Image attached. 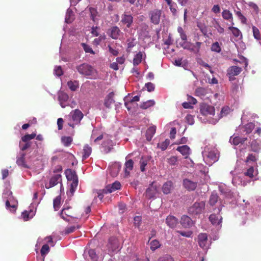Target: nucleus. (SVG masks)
I'll return each mask as SVG.
<instances>
[{
  "label": "nucleus",
  "mask_w": 261,
  "mask_h": 261,
  "mask_svg": "<svg viewBox=\"0 0 261 261\" xmlns=\"http://www.w3.org/2000/svg\"><path fill=\"white\" fill-rule=\"evenodd\" d=\"M77 71L82 75L90 79H97L98 74L96 69L87 63H83L76 67Z\"/></svg>",
  "instance_id": "nucleus-1"
},
{
  "label": "nucleus",
  "mask_w": 261,
  "mask_h": 261,
  "mask_svg": "<svg viewBox=\"0 0 261 261\" xmlns=\"http://www.w3.org/2000/svg\"><path fill=\"white\" fill-rule=\"evenodd\" d=\"M3 199L5 200V206L7 210L12 212L16 211L17 206V201L12 195V192L9 190H5L3 194Z\"/></svg>",
  "instance_id": "nucleus-2"
},
{
  "label": "nucleus",
  "mask_w": 261,
  "mask_h": 261,
  "mask_svg": "<svg viewBox=\"0 0 261 261\" xmlns=\"http://www.w3.org/2000/svg\"><path fill=\"white\" fill-rule=\"evenodd\" d=\"M205 202H195L189 208V214L192 215H198L202 213L205 208Z\"/></svg>",
  "instance_id": "nucleus-3"
},
{
  "label": "nucleus",
  "mask_w": 261,
  "mask_h": 261,
  "mask_svg": "<svg viewBox=\"0 0 261 261\" xmlns=\"http://www.w3.org/2000/svg\"><path fill=\"white\" fill-rule=\"evenodd\" d=\"M200 113L203 116L213 115L215 113V108L205 103H202L200 105Z\"/></svg>",
  "instance_id": "nucleus-4"
},
{
  "label": "nucleus",
  "mask_w": 261,
  "mask_h": 261,
  "mask_svg": "<svg viewBox=\"0 0 261 261\" xmlns=\"http://www.w3.org/2000/svg\"><path fill=\"white\" fill-rule=\"evenodd\" d=\"M60 216L66 221H69V218H77L71 207H64L62 209Z\"/></svg>",
  "instance_id": "nucleus-5"
},
{
  "label": "nucleus",
  "mask_w": 261,
  "mask_h": 261,
  "mask_svg": "<svg viewBox=\"0 0 261 261\" xmlns=\"http://www.w3.org/2000/svg\"><path fill=\"white\" fill-rule=\"evenodd\" d=\"M162 11L159 9H154L150 11L149 13V16L151 22L154 24H159L160 22Z\"/></svg>",
  "instance_id": "nucleus-6"
},
{
  "label": "nucleus",
  "mask_w": 261,
  "mask_h": 261,
  "mask_svg": "<svg viewBox=\"0 0 261 261\" xmlns=\"http://www.w3.org/2000/svg\"><path fill=\"white\" fill-rule=\"evenodd\" d=\"M120 247V243L118 239L116 237H111L108 244V248L109 252H114L117 251Z\"/></svg>",
  "instance_id": "nucleus-7"
},
{
  "label": "nucleus",
  "mask_w": 261,
  "mask_h": 261,
  "mask_svg": "<svg viewBox=\"0 0 261 261\" xmlns=\"http://www.w3.org/2000/svg\"><path fill=\"white\" fill-rule=\"evenodd\" d=\"M60 183L62 186V176L60 174H55L50 178L49 184H45L46 189L50 188Z\"/></svg>",
  "instance_id": "nucleus-8"
},
{
  "label": "nucleus",
  "mask_w": 261,
  "mask_h": 261,
  "mask_svg": "<svg viewBox=\"0 0 261 261\" xmlns=\"http://www.w3.org/2000/svg\"><path fill=\"white\" fill-rule=\"evenodd\" d=\"M70 116L72 121L75 122V124H79L84 117L83 113L79 109L73 110L70 113Z\"/></svg>",
  "instance_id": "nucleus-9"
},
{
  "label": "nucleus",
  "mask_w": 261,
  "mask_h": 261,
  "mask_svg": "<svg viewBox=\"0 0 261 261\" xmlns=\"http://www.w3.org/2000/svg\"><path fill=\"white\" fill-rule=\"evenodd\" d=\"M121 188V184L120 182L116 181L112 184H110L106 186L103 189V192L106 194L111 193L117 190L120 189Z\"/></svg>",
  "instance_id": "nucleus-10"
},
{
  "label": "nucleus",
  "mask_w": 261,
  "mask_h": 261,
  "mask_svg": "<svg viewBox=\"0 0 261 261\" xmlns=\"http://www.w3.org/2000/svg\"><path fill=\"white\" fill-rule=\"evenodd\" d=\"M121 22L123 24H125L128 28H129L133 22V17L128 13L124 12L121 15Z\"/></svg>",
  "instance_id": "nucleus-11"
},
{
  "label": "nucleus",
  "mask_w": 261,
  "mask_h": 261,
  "mask_svg": "<svg viewBox=\"0 0 261 261\" xmlns=\"http://www.w3.org/2000/svg\"><path fill=\"white\" fill-rule=\"evenodd\" d=\"M183 186L189 191H194L197 187V182L186 178L183 180Z\"/></svg>",
  "instance_id": "nucleus-12"
},
{
  "label": "nucleus",
  "mask_w": 261,
  "mask_h": 261,
  "mask_svg": "<svg viewBox=\"0 0 261 261\" xmlns=\"http://www.w3.org/2000/svg\"><path fill=\"white\" fill-rule=\"evenodd\" d=\"M242 71V68L236 66H233L229 67L227 70V75L229 76V80H233L232 77L238 75Z\"/></svg>",
  "instance_id": "nucleus-13"
},
{
  "label": "nucleus",
  "mask_w": 261,
  "mask_h": 261,
  "mask_svg": "<svg viewBox=\"0 0 261 261\" xmlns=\"http://www.w3.org/2000/svg\"><path fill=\"white\" fill-rule=\"evenodd\" d=\"M198 243L201 248H205L207 244V235L205 233H201L198 236Z\"/></svg>",
  "instance_id": "nucleus-14"
},
{
  "label": "nucleus",
  "mask_w": 261,
  "mask_h": 261,
  "mask_svg": "<svg viewBox=\"0 0 261 261\" xmlns=\"http://www.w3.org/2000/svg\"><path fill=\"white\" fill-rule=\"evenodd\" d=\"M121 33V31L119 28L117 26L111 27L109 30V36L113 39H117Z\"/></svg>",
  "instance_id": "nucleus-15"
},
{
  "label": "nucleus",
  "mask_w": 261,
  "mask_h": 261,
  "mask_svg": "<svg viewBox=\"0 0 261 261\" xmlns=\"http://www.w3.org/2000/svg\"><path fill=\"white\" fill-rule=\"evenodd\" d=\"M139 99L140 97L138 95L133 97L131 99H129L128 97H125L124 98L125 106L129 111L133 107L132 106H129V104H135V102L139 101Z\"/></svg>",
  "instance_id": "nucleus-16"
},
{
  "label": "nucleus",
  "mask_w": 261,
  "mask_h": 261,
  "mask_svg": "<svg viewBox=\"0 0 261 261\" xmlns=\"http://www.w3.org/2000/svg\"><path fill=\"white\" fill-rule=\"evenodd\" d=\"M113 143L112 140L108 139L105 140L102 144V146L103 148V152L105 153L110 152L113 149Z\"/></svg>",
  "instance_id": "nucleus-17"
},
{
  "label": "nucleus",
  "mask_w": 261,
  "mask_h": 261,
  "mask_svg": "<svg viewBox=\"0 0 261 261\" xmlns=\"http://www.w3.org/2000/svg\"><path fill=\"white\" fill-rule=\"evenodd\" d=\"M114 96V93L113 92H110L106 97L104 101L105 106L110 109L111 108V105L115 102V100L113 99Z\"/></svg>",
  "instance_id": "nucleus-18"
},
{
  "label": "nucleus",
  "mask_w": 261,
  "mask_h": 261,
  "mask_svg": "<svg viewBox=\"0 0 261 261\" xmlns=\"http://www.w3.org/2000/svg\"><path fill=\"white\" fill-rule=\"evenodd\" d=\"M158 192L157 188L152 184L150 185L146 190V196L150 199L155 196Z\"/></svg>",
  "instance_id": "nucleus-19"
},
{
  "label": "nucleus",
  "mask_w": 261,
  "mask_h": 261,
  "mask_svg": "<svg viewBox=\"0 0 261 261\" xmlns=\"http://www.w3.org/2000/svg\"><path fill=\"white\" fill-rule=\"evenodd\" d=\"M176 150L179 151L182 155L185 156V158L187 159L190 153V148L186 145L178 146Z\"/></svg>",
  "instance_id": "nucleus-20"
},
{
  "label": "nucleus",
  "mask_w": 261,
  "mask_h": 261,
  "mask_svg": "<svg viewBox=\"0 0 261 261\" xmlns=\"http://www.w3.org/2000/svg\"><path fill=\"white\" fill-rule=\"evenodd\" d=\"M120 166L117 163L113 164L109 169L111 175L113 177L116 176L120 170Z\"/></svg>",
  "instance_id": "nucleus-21"
},
{
  "label": "nucleus",
  "mask_w": 261,
  "mask_h": 261,
  "mask_svg": "<svg viewBox=\"0 0 261 261\" xmlns=\"http://www.w3.org/2000/svg\"><path fill=\"white\" fill-rule=\"evenodd\" d=\"M156 132V126H151L149 127L146 132V138L148 141L151 140Z\"/></svg>",
  "instance_id": "nucleus-22"
},
{
  "label": "nucleus",
  "mask_w": 261,
  "mask_h": 261,
  "mask_svg": "<svg viewBox=\"0 0 261 261\" xmlns=\"http://www.w3.org/2000/svg\"><path fill=\"white\" fill-rule=\"evenodd\" d=\"M25 153L20 152L19 156L17 158L16 164L19 166H21L24 168H28V166L25 162Z\"/></svg>",
  "instance_id": "nucleus-23"
},
{
  "label": "nucleus",
  "mask_w": 261,
  "mask_h": 261,
  "mask_svg": "<svg viewBox=\"0 0 261 261\" xmlns=\"http://www.w3.org/2000/svg\"><path fill=\"white\" fill-rule=\"evenodd\" d=\"M177 219L174 216H169L167 217L166 223L171 228L175 227L177 224Z\"/></svg>",
  "instance_id": "nucleus-24"
},
{
  "label": "nucleus",
  "mask_w": 261,
  "mask_h": 261,
  "mask_svg": "<svg viewBox=\"0 0 261 261\" xmlns=\"http://www.w3.org/2000/svg\"><path fill=\"white\" fill-rule=\"evenodd\" d=\"M173 187V182L171 181H167L164 184L162 187V191L164 194H169Z\"/></svg>",
  "instance_id": "nucleus-25"
},
{
  "label": "nucleus",
  "mask_w": 261,
  "mask_h": 261,
  "mask_svg": "<svg viewBox=\"0 0 261 261\" xmlns=\"http://www.w3.org/2000/svg\"><path fill=\"white\" fill-rule=\"evenodd\" d=\"M68 98L69 97L68 94L63 92H60L59 93L58 100L60 101V105L62 108L65 107L64 102L67 101Z\"/></svg>",
  "instance_id": "nucleus-26"
},
{
  "label": "nucleus",
  "mask_w": 261,
  "mask_h": 261,
  "mask_svg": "<svg viewBox=\"0 0 261 261\" xmlns=\"http://www.w3.org/2000/svg\"><path fill=\"white\" fill-rule=\"evenodd\" d=\"M125 174L126 176H128L129 175L130 171H132L134 167V162L132 159L128 160L125 163Z\"/></svg>",
  "instance_id": "nucleus-27"
},
{
  "label": "nucleus",
  "mask_w": 261,
  "mask_h": 261,
  "mask_svg": "<svg viewBox=\"0 0 261 261\" xmlns=\"http://www.w3.org/2000/svg\"><path fill=\"white\" fill-rule=\"evenodd\" d=\"M181 224L184 227H189L192 224L191 219L187 216H182L180 221Z\"/></svg>",
  "instance_id": "nucleus-28"
},
{
  "label": "nucleus",
  "mask_w": 261,
  "mask_h": 261,
  "mask_svg": "<svg viewBox=\"0 0 261 261\" xmlns=\"http://www.w3.org/2000/svg\"><path fill=\"white\" fill-rule=\"evenodd\" d=\"M222 218L215 214H211L209 217L210 222L213 225H218L221 223Z\"/></svg>",
  "instance_id": "nucleus-29"
},
{
  "label": "nucleus",
  "mask_w": 261,
  "mask_h": 261,
  "mask_svg": "<svg viewBox=\"0 0 261 261\" xmlns=\"http://www.w3.org/2000/svg\"><path fill=\"white\" fill-rule=\"evenodd\" d=\"M197 28L200 30L201 33L204 36H207V27L204 23L201 21H197L196 23Z\"/></svg>",
  "instance_id": "nucleus-30"
},
{
  "label": "nucleus",
  "mask_w": 261,
  "mask_h": 261,
  "mask_svg": "<svg viewBox=\"0 0 261 261\" xmlns=\"http://www.w3.org/2000/svg\"><path fill=\"white\" fill-rule=\"evenodd\" d=\"M202 43L200 42H196L195 44L190 42V50L194 54H198L201 47Z\"/></svg>",
  "instance_id": "nucleus-31"
},
{
  "label": "nucleus",
  "mask_w": 261,
  "mask_h": 261,
  "mask_svg": "<svg viewBox=\"0 0 261 261\" xmlns=\"http://www.w3.org/2000/svg\"><path fill=\"white\" fill-rule=\"evenodd\" d=\"M247 140L246 138H240L239 137H230V141L234 145H238L240 143L243 144Z\"/></svg>",
  "instance_id": "nucleus-32"
},
{
  "label": "nucleus",
  "mask_w": 261,
  "mask_h": 261,
  "mask_svg": "<svg viewBox=\"0 0 261 261\" xmlns=\"http://www.w3.org/2000/svg\"><path fill=\"white\" fill-rule=\"evenodd\" d=\"M73 139L69 136H62L61 138V143L65 147H69L72 143Z\"/></svg>",
  "instance_id": "nucleus-33"
},
{
  "label": "nucleus",
  "mask_w": 261,
  "mask_h": 261,
  "mask_svg": "<svg viewBox=\"0 0 261 261\" xmlns=\"http://www.w3.org/2000/svg\"><path fill=\"white\" fill-rule=\"evenodd\" d=\"M65 174L68 180H73L74 178L75 179V178H77L75 172L72 171L71 169H68L66 170Z\"/></svg>",
  "instance_id": "nucleus-34"
},
{
  "label": "nucleus",
  "mask_w": 261,
  "mask_h": 261,
  "mask_svg": "<svg viewBox=\"0 0 261 261\" xmlns=\"http://www.w3.org/2000/svg\"><path fill=\"white\" fill-rule=\"evenodd\" d=\"M92 152V148L88 145H86L84 147L83 149V160H85L87 158H88L91 154Z\"/></svg>",
  "instance_id": "nucleus-35"
},
{
  "label": "nucleus",
  "mask_w": 261,
  "mask_h": 261,
  "mask_svg": "<svg viewBox=\"0 0 261 261\" xmlns=\"http://www.w3.org/2000/svg\"><path fill=\"white\" fill-rule=\"evenodd\" d=\"M67 86L72 91H75L79 87V82L77 81H70L67 82Z\"/></svg>",
  "instance_id": "nucleus-36"
},
{
  "label": "nucleus",
  "mask_w": 261,
  "mask_h": 261,
  "mask_svg": "<svg viewBox=\"0 0 261 261\" xmlns=\"http://www.w3.org/2000/svg\"><path fill=\"white\" fill-rule=\"evenodd\" d=\"M142 56L143 54L141 51H139L135 56L133 59V65L134 66H137L141 62Z\"/></svg>",
  "instance_id": "nucleus-37"
},
{
  "label": "nucleus",
  "mask_w": 261,
  "mask_h": 261,
  "mask_svg": "<svg viewBox=\"0 0 261 261\" xmlns=\"http://www.w3.org/2000/svg\"><path fill=\"white\" fill-rule=\"evenodd\" d=\"M219 196L216 193H212L210 197L209 203L211 206H214L218 201Z\"/></svg>",
  "instance_id": "nucleus-38"
},
{
  "label": "nucleus",
  "mask_w": 261,
  "mask_h": 261,
  "mask_svg": "<svg viewBox=\"0 0 261 261\" xmlns=\"http://www.w3.org/2000/svg\"><path fill=\"white\" fill-rule=\"evenodd\" d=\"M206 94V90L202 87L197 88L195 91V95L196 96L203 97Z\"/></svg>",
  "instance_id": "nucleus-39"
},
{
  "label": "nucleus",
  "mask_w": 261,
  "mask_h": 261,
  "mask_svg": "<svg viewBox=\"0 0 261 261\" xmlns=\"http://www.w3.org/2000/svg\"><path fill=\"white\" fill-rule=\"evenodd\" d=\"M149 159L147 157H142L140 161V170L143 172L145 170V166L147 165Z\"/></svg>",
  "instance_id": "nucleus-40"
},
{
  "label": "nucleus",
  "mask_w": 261,
  "mask_h": 261,
  "mask_svg": "<svg viewBox=\"0 0 261 261\" xmlns=\"http://www.w3.org/2000/svg\"><path fill=\"white\" fill-rule=\"evenodd\" d=\"M72 182L71 183V187L69 190V192L71 194V195H73L75 190L78 185V178H75L73 180H72Z\"/></svg>",
  "instance_id": "nucleus-41"
},
{
  "label": "nucleus",
  "mask_w": 261,
  "mask_h": 261,
  "mask_svg": "<svg viewBox=\"0 0 261 261\" xmlns=\"http://www.w3.org/2000/svg\"><path fill=\"white\" fill-rule=\"evenodd\" d=\"M250 147L251 150L252 151L255 152H258L260 148L259 144L256 140H253L252 141Z\"/></svg>",
  "instance_id": "nucleus-42"
},
{
  "label": "nucleus",
  "mask_w": 261,
  "mask_h": 261,
  "mask_svg": "<svg viewBox=\"0 0 261 261\" xmlns=\"http://www.w3.org/2000/svg\"><path fill=\"white\" fill-rule=\"evenodd\" d=\"M223 18L225 20H233L232 13L228 10H224L222 13Z\"/></svg>",
  "instance_id": "nucleus-43"
},
{
  "label": "nucleus",
  "mask_w": 261,
  "mask_h": 261,
  "mask_svg": "<svg viewBox=\"0 0 261 261\" xmlns=\"http://www.w3.org/2000/svg\"><path fill=\"white\" fill-rule=\"evenodd\" d=\"M61 196L59 195L54 200V208L55 211H58L61 205Z\"/></svg>",
  "instance_id": "nucleus-44"
},
{
  "label": "nucleus",
  "mask_w": 261,
  "mask_h": 261,
  "mask_svg": "<svg viewBox=\"0 0 261 261\" xmlns=\"http://www.w3.org/2000/svg\"><path fill=\"white\" fill-rule=\"evenodd\" d=\"M238 10H234L236 15L238 16V18L242 23L246 24L247 22L246 18L242 14L240 10L239 9H238Z\"/></svg>",
  "instance_id": "nucleus-45"
},
{
  "label": "nucleus",
  "mask_w": 261,
  "mask_h": 261,
  "mask_svg": "<svg viewBox=\"0 0 261 261\" xmlns=\"http://www.w3.org/2000/svg\"><path fill=\"white\" fill-rule=\"evenodd\" d=\"M255 127L254 123L252 122H250L247 123L244 126V132L246 133V134H250L252 132V131L254 129Z\"/></svg>",
  "instance_id": "nucleus-46"
},
{
  "label": "nucleus",
  "mask_w": 261,
  "mask_h": 261,
  "mask_svg": "<svg viewBox=\"0 0 261 261\" xmlns=\"http://www.w3.org/2000/svg\"><path fill=\"white\" fill-rule=\"evenodd\" d=\"M207 156L213 162H216L218 159V156L215 151H209Z\"/></svg>",
  "instance_id": "nucleus-47"
},
{
  "label": "nucleus",
  "mask_w": 261,
  "mask_h": 261,
  "mask_svg": "<svg viewBox=\"0 0 261 261\" xmlns=\"http://www.w3.org/2000/svg\"><path fill=\"white\" fill-rule=\"evenodd\" d=\"M155 104V102L153 100H149L146 102H143L140 106L141 108L143 109H146L150 107L153 106Z\"/></svg>",
  "instance_id": "nucleus-48"
},
{
  "label": "nucleus",
  "mask_w": 261,
  "mask_h": 261,
  "mask_svg": "<svg viewBox=\"0 0 261 261\" xmlns=\"http://www.w3.org/2000/svg\"><path fill=\"white\" fill-rule=\"evenodd\" d=\"M170 144V140L168 139H166L165 141L159 143L158 144V147L161 149L162 150H165L167 149V147Z\"/></svg>",
  "instance_id": "nucleus-49"
},
{
  "label": "nucleus",
  "mask_w": 261,
  "mask_h": 261,
  "mask_svg": "<svg viewBox=\"0 0 261 261\" xmlns=\"http://www.w3.org/2000/svg\"><path fill=\"white\" fill-rule=\"evenodd\" d=\"M150 246L151 250L152 251H154L155 250L159 248L161 245L159 241H158L157 240H154L150 242Z\"/></svg>",
  "instance_id": "nucleus-50"
},
{
  "label": "nucleus",
  "mask_w": 261,
  "mask_h": 261,
  "mask_svg": "<svg viewBox=\"0 0 261 261\" xmlns=\"http://www.w3.org/2000/svg\"><path fill=\"white\" fill-rule=\"evenodd\" d=\"M257 156L253 154H249L247 157L245 162L248 164L250 162L255 163L257 161Z\"/></svg>",
  "instance_id": "nucleus-51"
},
{
  "label": "nucleus",
  "mask_w": 261,
  "mask_h": 261,
  "mask_svg": "<svg viewBox=\"0 0 261 261\" xmlns=\"http://www.w3.org/2000/svg\"><path fill=\"white\" fill-rule=\"evenodd\" d=\"M230 112V109L228 106H225L222 108L220 112V117L227 115Z\"/></svg>",
  "instance_id": "nucleus-52"
},
{
  "label": "nucleus",
  "mask_w": 261,
  "mask_h": 261,
  "mask_svg": "<svg viewBox=\"0 0 261 261\" xmlns=\"http://www.w3.org/2000/svg\"><path fill=\"white\" fill-rule=\"evenodd\" d=\"M177 32L180 35V37L182 40L187 41V36L184 32L183 29L181 27H178L177 28Z\"/></svg>",
  "instance_id": "nucleus-53"
},
{
  "label": "nucleus",
  "mask_w": 261,
  "mask_h": 261,
  "mask_svg": "<svg viewBox=\"0 0 261 261\" xmlns=\"http://www.w3.org/2000/svg\"><path fill=\"white\" fill-rule=\"evenodd\" d=\"M228 29L231 31L233 35L236 37H238L241 34V31L237 28L229 27Z\"/></svg>",
  "instance_id": "nucleus-54"
},
{
  "label": "nucleus",
  "mask_w": 261,
  "mask_h": 261,
  "mask_svg": "<svg viewBox=\"0 0 261 261\" xmlns=\"http://www.w3.org/2000/svg\"><path fill=\"white\" fill-rule=\"evenodd\" d=\"M213 24L214 28H215L217 30L218 32L219 33L222 34L224 33V29L221 27L220 23L215 19L214 20V22H213Z\"/></svg>",
  "instance_id": "nucleus-55"
},
{
  "label": "nucleus",
  "mask_w": 261,
  "mask_h": 261,
  "mask_svg": "<svg viewBox=\"0 0 261 261\" xmlns=\"http://www.w3.org/2000/svg\"><path fill=\"white\" fill-rule=\"evenodd\" d=\"M211 50L212 51L216 53H220L221 51V48L218 42H216L212 44L211 46Z\"/></svg>",
  "instance_id": "nucleus-56"
},
{
  "label": "nucleus",
  "mask_w": 261,
  "mask_h": 261,
  "mask_svg": "<svg viewBox=\"0 0 261 261\" xmlns=\"http://www.w3.org/2000/svg\"><path fill=\"white\" fill-rule=\"evenodd\" d=\"M81 45L83 46V48L86 53H90L91 54H95L94 51L93 50L92 48L89 45L84 43H82Z\"/></svg>",
  "instance_id": "nucleus-57"
},
{
  "label": "nucleus",
  "mask_w": 261,
  "mask_h": 261,
  "mask_svg": "<svg viewBox=\"0 0 261 261\" xmlns=\"http://www.w3.org/2000/svg\"><path fill=\"white\" fill-rule=\"evenodd\" d=\"M49 247L47 244H44L41 247L40 253L42 256L45 255L49 252Z\"/></svg>",
  "instance_id": "nucleus-58"
},
{
  "label": "nucleus",
  "mask_w": 261,
  "mask_h": 261,
  "mask_svg": "<svg viewBox=\"0 0 261 261\" xmlns=\"http://www.w3.org/2000/svg\"><path fill=\"white\" fill-rule=\"evenodd\" d=\"M254 170L253 167H249L246 172H244L245 176H248L250 178H252L254 176Z\"/></svg>",
  "instance_id": "nucleus-59"
},
{
  "label": "nucleus",
  "mask_w": 261,
  "mask_h": 261,
  "mask_svg": "<svg viewBox=\"0 0 261 261\" xmlns=\"http://www.w3.org/2000/svg\"><path fill=\"white\" fill-rule=\"evenodd\" d=\"M253 34L254 37L259 40L260 39V35L259 30L255 27L253 26L252 27Z\"/></svg>",
  "instance_id": "nucleus-60"
},
{
  "label": "nucleus",
  "mask_w": 261,
  "mask_h": 261,
  "mask_svg": "<svg viewBox=\"0 0 261 261\" xmlns=\"http://www.w3.org/2000/svg\"><path fill=\"white\" fill-rule=\"evenodd\" d=\"M158 261H174V259L170 255L166 254L159 257Z\"/></svg>",
  "instance_id": "nucleus-61"
},
{
  "label": "nucleus",
  "mask_w": 261,
  "mask_h": 261,
  "mask_svg": "<svg viewBox=\"0 0 261 261\" xmlns=\"http://www.w3.org/2000/svg\"><path fill=\"white\" fill-rule=\"evenodd\" d=\"M177 158L175 156H172L168 159L167 162L170 165H175L177 164Z\"/></svg>",
  "instance_id": "nucleus-62"
},
{
  "label": "nucleus",
  "mask_w": 261,
  "mask_h": 261,
  "mask_svg": "<svg viewBox=\"0 0 261 261\" xmlns=\"http://www.w3.org/2000/svg\"><path fill=\"white\" fill-rule=\"evenodd\" d=\"M89 256L91 259L93 260H96L97 259V255L95 253V251L93 249H90L88 251Z\"/></svg>",
  "instance_id": "nucleus-63"
},
{
  "label": "nucleus",
  "mask_w": 261,
  "mask_h": 261,
  "mask_svg": "<svg viewBox=\"0 0 261 261\" xmlns=\"http://www.w3.org/2000/svg\"><path fill=\"white\" fill-rule=\"evenodd\" d=\"M170 9L173 15L175 16L177 14V5L175 3H173V4L169 6Z\"/></svg>",
  "instance_id": "nucleus-64"
}]
</instances>
